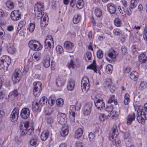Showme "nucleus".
Instances as JSON below:
<instances>
[{"mask_svg":"<svg viewBox=\"0 0 147 147\" xmlns=\"http://www.w3.org/2000/svg\"><path fill=\"white\" fill-rule=\"evenodd\" d=\"M28 122H21L19 125L20 135L24 136L26 134L30 135L33 133L34 129L32 127L29 126Z\"/></svg>","mask_w":147,"mask_h":147,"instance_id":"f257e3e1","label":"nucleus"},{"mask_svg":"<svg viewBox=\"0 0 147 147\" xmlns=\"http://www.w3.org/2000/svg\"><path fill=\"white\" fill-rule=\"evenodd\" d=\"M67 117L65 114L59 113L58 114L57 117V120L60 124L63 125L67 122Z\"/></svg>","mask_w":147,"mask_h":147,"instance_id":"9b49d317","label":"nucleus"},{"mask_svg":"<svg viewBox=\"0 0 147 147\" xmlns=\"http://www.w3.org/2000/svg\"><path fill=\"white\" fill-rule=\"evenodd\" d=\"M90 86L88 78L87 77L83 78L81 83V88L82 92L85 93L87 92L90 89Z\"/></svg>","mask_w":147,"mask_h":147,"instance_id":"7ed1b4c3","label":"nucleus"},{"mask_svg":"<svg viewBox=\"0 0 147 147\" xmlns=\"http://www.w3.org/2000/svg\"><path fill=\"white\" fill-rule=\"evenodd\" d=\"M49 135V131L48 130L44 131L42 133L40 136V138L43 141L46 140L48 138Z\"/></svg>","mask_w":147,"mask_h":147,"instance_id":"b1692460","label":"nucleus"},{"mask_svg":"<svg viewBox=\"0 0 147 147\" xmlns=\"http://www.w3.org/2000/svg\"><path fill=\"white\" fill-rule=\"evenodd\" d=\"M78 106H77V110H78L80 109L81 106L80 104H79L78 105ZM76 107L74 105H71L69 107V114L72 115L73 117H74L75 116V112H76Z\"/></svg>","mask_w":147,"mask_h":147,"instance_id":"4468645a","label":"nucleus"},{"mask_svg":"<svg viewBox=\"0 0 147 147\" xmlns=\"http://www.w3.org/2000/svg\"><path fill=\"white\" fill-rule=\"evenodd\" d=\"M113 107L111 105H110L107 106L105 108V110L108 112H110V113L112 114L113 112Z\"/></svg>","mask_w":147,"mask_h":147,"instance_id":"09e8293b","label":"nucleus"},{"mask_svg":"<svg viewBox=\"0 0 147 147\" xmlns=\"http://www.w3.org/2000/svg\"><path fill=\"white\" fill-rule=\"evenodd\" d=\"M146 85L147 83L146 82H142L140 84L139 88L141 90H143L146 88Z\"/></svg>","mask_w":147,"mask_h":147,"instance_id":"5fc2aeb1","label":"nucleus"},{"mask_svg":"<svg viewBox=\"0 0 147 147\" xmlns=\"http://www.w3.org/2000/svg\"><path fill=\"white\" fill-rule=\"evenodd\" d=\"M20 71L19 69H16L12 74V79L14 83L19 82L21 78Z\"/></svg>","mask_w":147,"mask_h":147,"instance_id":"1a4fd4ad","label":"nucleus"},{"mask_svg":"<svg viewBox=\"0 0 147 147\" xmlns=\"http://www.w3.org/2000/svg\"><path fill=\"white\" fill-rule=\"evenodd\" d=\"M65 82V80L62 77H59L57 78L56 83L58 87H61L63 86Z\"/></svg>","mask_w":147,"mask_h":147,"instance_id":"6ab92c4d","label":"nucleus"},{"mask_svg":"<svg viewBox=\"0 0 147 147\" xmlns=\"http://www.w3.org/2000/svg\"><path fill=\"white\" fill-rule=\"evenodd\" d=\"M108 86L109 87L111 92L112 93H114L115 89V87L109 84H108Z\"/></svg>","mask_w":147,"mask_h":147,"instance_id":"680f3d73","label":"nucleus"},{"mask_svg":"<svg viewBox=\"0 0 147 147\" xmlns=\"http://www.w3.org/2000/svg\"><path fill=\"white\" fill-rule=\"evenodd\" d=\"M69 129L67 125L63 126L61 129V131L60 134L62 137H65L68 134Z\"/></svg>","mask_w":147,"mask_h":147,"instance_id":"4be33fe9","label":"nucleus"},{"mask_svg":"<svg viewBox=\"0 0 147 147\" xmlns=\"http://www.w3.org/2000/svg\"><path fill=\"white\" fill-rule=\"evenodd\" d=\"M51 43L54 44L53 40H50V42L47 41L45 42V49H47L49 50L53 47V46L51 45Z\"/></svg>","mask_w":147,"mask_h":147,"instance_id":"7c9ffc66","label":"nucleus"},{"mask_svg":"<svg viewBox=\"0 0 147 147\" xmlns=\"http://www.w3.org/2000/svg\"><path fill=\"white\" fill-rule=\"evenodd\" d=\"M47 98L45 96H43L40 98L39 101L38 102H39V104L41 106V107H42L45 105H47Z\"/></svg>","mask_w":147,"mask_h":147,"instance_id":"72a5a7b5","label":"nucleus"},{"mask_svg":"<svg viewBox=\"0 0 147 147\" xmlns=\"http://www.w3.org/2000/svg\"><path fill=\"white\" fill-rule=\"evenodd\" d=\"M35 27V25L34 24L30 23L29 25L28 29H29L30 32H32L34 31Z\"/></svg>","mask_w":147,"mask_h":147,"instance_id":"864d4df0","label":"nucleus"},{"mask_svg":"<svg viewBox=\"0 0 147 147\" xmlns=\"http://www.w3.org/2000/svg\"><path fill=\"white\" fill-rule=\"evenodd\" d=\"M56 49L57 50V51H58L60 54H61L63 52V48L60 46H58L56 48Z\"/></svg>","mask_w":147,"mask_h":147,"instance_id":"0e129e2a","label":"nucleus"},{"mask_svg":"<svg viewBox=\"0 0 147 147\" xmlns=\"http://www.w3.org/2000/svg\"><path fill=\"white\" fill-rule=\"evenodd\" d=\"M121 53L122 55H125L127 53V49L125 47L123 46L122 47L121 49Z\"/></svg>","mask_w":147,"mask_h":147,"instance_id":"13d9d810","label":"nucleus"},{"mask_svg":"<svg viewBox=\"0 0 147 147\" xmlns=\"http://www.w3.org/2000/svg\"><path fill=\"white\" fill-rule=\"evenodd\" d=\"M8 52L10 54H13L16 52V49L13 45L11 44H9L7 46Z\"/></svg>","mask_w":147,"mask_h":147,"instance_id":"bb28decb","label":"nucleus"},{"mask_svg":"<svg viewBox=\"0 0 147 147\" xmlns=\"http://www.w3.org/2000/svg\"><path fill=\"white\" fill-rule=\"evenodd\" d=\"M33 84L34 86L33 90V94L35 96H37L40 95L42 90V83L40 82H34Z\"/></svg>","mask_w":147,"mask_h":147,"instance_id":"39448f33","label":"nucleus"},{"mask_svg":"<svg viewBox=\"0 0 147 147\" xmlns=\"http://www.w3.org/2000/svg\"><path fill=\"white\" fill-rule=\"evenodd\" d=\"M29 47L32 50L38 51L42 48V45L38 41L35 40L30 41L28 43Z\"/></svg>","mask_w":147,"mask_h":147,"instance_id":"f03ea898","label":"nucleus"},{"mask_svg":"<svg viewBox=\"0 0 147 147\" xmlns=\"http://www.w3.org/2000/svg\"><path fill=\"white\" fill-rule=\"evenodd\" d=\"M50 59L48 55H45L43 59L42 63L43 65L46 68L49 67L50 65Z\"/></svg>","mask_w":147,"mask_h":147,"instance_id":"dca6fc26","label":"nucleus"},{"mask_svg":"<svg viewBox=\"0 0 147 147\" xmlns=\"http://www.w3.org/2000/svg\"><path fill=\"white\" fill-rule=\"evenodd\" d=\"M6 5L8 8L11 9H13L14 6V3L10 1H7L6 3Z\"/></svg>","mask_w":147,"mask_h":147,"instance_id":"ea45409f","label":"nucleus"},{"mask_svg":"<svg viewBox=\"0 0 147 147\" xmlns=\"http://www.w3.org/2000/svg\"><path fill=\"white\" fill-rule=\"evenodd\" d=\"M30 114V111L29 109L24 108L21 111L20 116L22 118L26 119L29 117Z\"/></svg>","mask_w":147,"mask_h":147,"instance_id":"ddd939ff","label":"nucleus"},{"mask_svg":"<svg viewBox=\"0 0 147 147\" xmlns=\"http://www.w3.org/2000/svg\"><path fill=\"white\" fill-rule=\"evenodd\" d=\"M96 16L98 17H100L102 15V13L101 10L98 8H96L94 10Z\"/></svg>","mask_w":147,"mask_h":147,"instance_id":"a19ab883","label":"nucleus"},{"mask_svg":"<svg viewBox=\"0 0 147 147\" xmlns=\"http://www.w3.org/2000/svg\"><path fill=\"white\" fill-rule=\"evenodd\" d=\"M144 32L143 38L145 40L147 41V24L146 26Z\"/></svg>","mask_w":147,"mask_h":147,"instance_id":"bf43d9fd","label":"nucleus"},{"mask_svg":"<svg viewBox=\"0 0 147 147\" xmlns=\"http://www.w3.org/2000/svg\"><path fill=\"white\" fill-rule=\"evenodd\" d=\"M121 31L119 29H115L113 30V33L116 36L119 35Z\"/></svg>","mask_w":147,"mask_h":147,"instance_id":"e2e57ef3","label":"nucleus"},{"mask_svg":"<svg viewBox=\"0 0 147 147\" xmlns=\"http://www.w3.org/2000/svg\"><path fill=\"white\" fill-rule=\"evenodd\" d=\"M113 69V66L111 64L108 65L106 68V71L108 74H110L112 73Z\"/></svg>","mask_w":147,"mask_h":147,"instance_id":"603ef678","label":"nucleus"},{"mask_svg":"<svg viewBox=\"0 0 147 147\" xmlns=\"http://www.w3.org/2000/svg\"><path fill=\"white\" fill-rule=\"evenodd\" d=\"M19 115V109L17 107H15L10 115V120L13 121H16L18 118Z\"/></svg>","mask_w":147,"mask_h":147,"instance_id":"6e6552de","label":"nucleus"},{"mask_svg":"<svg viewBox=\"0 0 147 147\" xmlns=\"http://www.w3.org/2000/svg\"><path fill=\"white\" fill-rule=\"evenodd\" d=\"M64 47L68 52L71 53L72 52V49L74 46L73 43L70 41H67L65 42Z\"/></svg>","mask_w":147,"mask_h":147,"instance_id":"f3484780","label":"nucleus"},{"mask_svg":"<svg viewBox=\"0 0 147 147\" xmlns=\"http://www.w3.org/2000/svg\"><path fill=\"white\" fill-rule=\"evenodd\" d=\"M137 112L140 114H142L143 116L145 119L147 120V112H145L143 110V107L141 106H139L137 110Z\"/></svg>","mask_w":147,"mask_h":147,"instance_id":"c756f323","label":"nucleus"},{"mask_svg":"<svg viewBox=\"0 0 147 147\" xmlns=\"http://www.w3.org/2000/svg\"><path fill=\"white\" fill-rule=\"evenodd\" d=\"M69 69H73L74 67V64L72 60H71L70 62L68 63L67 65Z\"/></svg>","mask_w":147,"mask_h":147,"instance_id":"4d7b16f0","label":"nucleus"},{"mask_svg":"<svg viewBox=\"0 0 147 147\" xmlns=\"http://www.w3.org/2000/svg\"><path fill=\"white\" fill-rule=\"evenodd\" d=\"M54 119L51 117H48L47 119V122L49 124H51L53 123Z\"/></svg>","mask_w":147,"mask_h":147,"instance_id":"69168bd1","label":"nucleus"},{"mask_svg":"<svg viewBox=\"0 0 147 147\" xmlns=\"http://www.w3.org/2000/svg\"><path fill=\"white\" fill-rule=\"evenodd\" d=\"M84 2L83 0H79L76 4L77 7L79 9H81L84 6Z\"/></svg>","mask_w":147,"mask_h":147,"instance_id":"c03bdc74","label":"nucleus"},{"mask_svg":"<svg viewBox=\"0 0 147 147\" xmlns=\"http://www.w3.org/2000/svg\"><path fill=\"white\" fill-rule=\"evenodd\" d=\"M40 18L41 19V25L42 27H45L48 23L49 18L46 14H40L37 17Z\"/></svg>","mask_w":147,"mask_h":147,"instance_id":"9d476101","label":"nucleus"},{"mask_svg":"<svg viewBox=\"0 0 147 147\" xmlns=\"http://www.w3.org/2000/svg\"><path fill=\"white\" fill-rule=\"evenodd\" d=\"M41 108V106L39 104L38 102L33 103L32 105V110L35 112L38 111H40Z\"/></svg>","mask_w":147,"mask_h":147,"instance_id":"a211bd4d","label":"nucleus"},{"mask_svg":"<svg viewBox=\"0 0 147 147\" xmlns=\"http://www.w3.org/2000/svg\"><path fill=\"white\" fill-rule=\"evenodd\" d=\"M83 133V130L81 128L78 129L75 132L74 137L76 138H79L82 136Z\"/></svg>","mask_w":147,"mask_h":147,"instance_id":"cd10ccee","label":"nucleus"},{"mask_svg":"<svg viewBox=\"0 0 147 147\" xmlns=\"http://www.w3.org/2000/svg\"><path fill=\"white\" fill-rule=\"evenodd\" d=\"M108 102L109 103H111L113 102L115 105H116L118 103L116 99L115 98V96L114 95H112L111 97L109 100L108 101Z\"/></svg>","mask_w":147,"mask_h":147,"instance_id":"4c0bfd02","label":"nucleus"},{"mask_svg":"<svg viewBox=\"0 0 147 147\" xmlns=\"http://www.w3.org/2000/svg\"><path fill=\"white\" fill-rule=\"evenodd\" d=\"M89 140L91 142H93L95 138V133L90 132L88 136Z\"/></svg>","mask_w":147,"mask_h":147,"instance_id":"8fccbe9b","label":"nucleus"},{"mask_svg":"<svg viewBox=\"0 0 147 147\" xmlns=\"http://www.w3.org/2000/svg\"><path fill=\"white\" fill-rule=\"evenodd\" d=\"M38 140V138L36 136H34L31 138L30 141V143L31 145L34 146L36 144Z\"/></svg>","mask_w":147,"mask_h":147,"instance_id":"f704fd0d","label":"nucleus"},{"mask_svg":"<svg viewBox=\"0 0 147 147\" xmlns=\"http://www.w3.org/2000/svg\"><path fill=\"white\" fill-rule=\"evenodd\" d=\"M56 103L58 107H61L64 104L63 100L61 98L58 99L56 101Z\"/></svg>","mask_w":147,"mask_h":147,"instance_id":"49530a36","label":"nucleus"},{"mask_svg":"<svg viewBox=\"0 0 147 147\" xmlns=\"http://www.w3.org/2000/svg\"><path fill=\"white\" fill-rule=\"evenodd\" d=\"M44 10L43 4L41 2H39L36 4L34 7V11H35V16L37 17L40 14H44L43 11Z\"/></svg>","mask_w":147,"mask_h":147,"instance_id":"20e7f679","label":"nucleus"},{"mask_svg":"<svg viewBox=\"0 0 147 147\" xmlns=\"http://www.w3.org/2000/svg\"><path fill=\"white\" fill-rule=\"evenodd\" d=\"M92 104L91 102L86 103L84 105L83 111V113L84 115L87 116L91 113Z\"/></svg>","mask_w":147,"mask_h":147,"instance_id":"0eeeda50","label":"nucleus"},{"mask_svg":"<svg viewBox=\"0 0 147 147\" xmlns=\"http://www.w3.org/2000/svg\"><path fill=\"white\" fill-rule=\"evenodd\" d=\"M41 56V53L40 52H36L33 55V58H34V60L35 61H38L40 59Z\"/></svg>","mask_w":147,"mask_h":147,"instance_id":"e433bc0d","label":"nucleus"},{"mask_svg":"<svg viewBox=\"0 0 147 147\" xmlns=\"http://www.w3.org/2000/svg\"><path fill=\"white\" fill-rule=\"evenodd\" d=\"M10 18L13 21H16L21 18V13L19 10H14L12 11L10 14Z\"/></svg>","mask_w":147,"mask_h":147,"instance_id":"423d86ee","label":"nucleus"},{"mask_svg":"<svg viewBox=\"0 0 147 147\" xmlns=\"http://www.w3.org/2000/svg\"><path fill=\"white\" fill-rule=\"evenodd\" d=\"M87 69H91L94 70V72H96L97 71L95 61H94L93 63L91 64L87 67Z\"/></svg>","mask_w":147,"mask_h":147,"instance_id":"58836bf2","label":"nucleus"},{"mask_svg":"<svg viewBox=\"0 0 147 147\" xmlns=\"http://www.w3.org/2000/svg\"><path fill=\"white\" fill-rule=\"evenodd\" d=\"M114 23L115 25L117 27H120L122 24L121 20L119 18H116L114 21Z\"/></svg>","mask_w":147,"mask_h":147,"instance_id":"37998d69","label":"nucleus"},{"mask_svg":"<svg viewBox=\"0 0 147 147\" xmlns=\"http://www.w3.org/2000/svg\"><path fill=\"white\" fill-rule=\"evenodd\" d=\"M50 40H53V38L51 35H49L47 36L46 38L45 42H47V41L50 42Z\"/></svg>","mask_w":147,"mask_h":147,"instance_id":"774afa93","label":"nucleus"},{"mask_svg":"<svg viewBox=\"0 0 147 147\" xmlns=\"http://www.w3.org/2000/svg\"><path fill=\"white\" fill-rule=\"evenodd\" d=\"M107 9L109 11L111 14L114 13L116 11V8L115 5L112 3L108 4Z\"/></svg>","mask_w":147,"mask_h":147,"instance_id":"5701e85b","label":"nucleus"},{"mask_svg":"<svg viewBox=\"0 0 147 147\" xmlns=\"http://www.w3.org/2000/svg\"><path fill=\"white\" fill-rule=\"evenodd\" d=\"M118 134V132L117 126L114 125L112 128V130L110 131L109 138L110 140L116 138Z\"/></svg>","mask_w":147,"mask_h":147,"instance_id":"f8f14e48","label":"nucleus"},{"mask_svg":"<svg viewBox=\"0 0 147 147\" xmlns=\"http://www.w3.org/2000/svg\"><path fill=\"white\" fill-rule=\"evenodd\" d=\"M103 56V51L100 50H98L97 52V57L99 59H102Z\"/></svg>","mask_w":147,"mask_h":147,"instance_id":"de8ad7c7","label":"nucleus"},{"mask_svg":"<svg viewBox=\"0 0 147 147\" xmlns=\"http://www.w3.org/2000/svg\"><path fill=\"white\" fill-rule=\"evenodd\" d=\"M117 54V53L114 50H113L108 53V55L112 60V61L114 62L116 61V57Z\"/></svg>","mask_w":147,"mask_h":147,"instance_id":"aec40b11","label":"nucleus"},{"mask_svg":"<svg viewBox=\"0 0 147 147\" xmlns=\"http://www.w3.org/2000/svg\"><path fill=\"white\" fill-rule=\"evenodd\" d=\"M81 16L78 14H75L73 18V22L74 24H77L78 23L81 19Z\"/></svg>","mask_w":147,"mask_h":147,"instance_id":"2f4dec72","label":"nucleus"},{"mask_svg":"<svg viewBox=\"0 0 147 147\" xmlns=\"http://www.w3.org/2000/svg\"><path fill=\"white\" fill-rule=\"evenodd\" d=\"M135 115L134 113L129 114L128 117L127 123V125H130L135 119Z\"/></svg>","mask_w":147,"mask_h":147,"instance_id":"393cba45","label":"nucleus"},{"mask_svg":"<svg viewBox=\"0 0 147 147\" xmlns=\"http://www.w3.org/2000/svg\"><path fill=\"white\" fill-rule=\"evenodd\" d=\"M75 82L74 81L69 80L67 84V88L68 90H72L74 88Z\"/></svg>","mask_w":147,"mask_h":147,"instance_id":"a878e982","label":"nucleus"},{"mask_svg":"<svg viewBox=\"0 0 147 147\" xmlns=\"http://www.w3.org/2000/svg\"><path fill=\"white\" fill-rule=\"evenodd\" d=\"M106 118V116L104 114H100L99 117V119L100 121H104Z\"/></svg>","mask_w":147,"mask_h":147,"instance_id":"052dcab7","label":"nucleus"},{"mask_svg":"<svg viewBox=\"0 0 147 147\" xmlns=\"http://www.w3.org/2000/svg\"><path fill=\"white\" fill-rule=\"evenodd\" d=\"M95 106L98 109L101 110L105 107V104L102 99L101 100L98 99L94 102Z\"/></svg>","mask_w":147,"mask_h":147,"instance_id":"2eb2a0df","label":"nucleus"},{"mask_svg":"<svg viewBox=\"0 0 147 147\" xmlns=\"http://www.w3.org/2000/svg\"><path fill=\"white\" fill-rule=\"evenodd\" d=\"M135 74L131 72L130 74V78L134 81L137 80V78L138 77V73L136 71H134Z\"/></svg>","mask_w":147,"mask_h":147,"instance_id":"79ce46f5","label":"nucleus"},{"mask_svg":"<svg viewBox=\"0 0 147 147\" xmlns=\"http://www.w3.org/2000/svg\"><path fill=\"white\" fill-rule=\"evenodd\" d=\"M137 1L136 0H131L130 1V6L133 9L136 7Z\"/></svg>","mask_w":147,"mask_h":147,"instance_id":"6e6d98bb","label":"nucleus"},{"mask_svg":"<svg viewBox=\"0 0 147 147\" xmlns=\"http://www.w3.org/2000/svg\"><path fill=\"white\" fill-rule=\"evenodd\" d=\"M142 114H140L137 112V119L139 123L143 124L145 123L144 118Z\"/></svg>","mask_w":147,"mask_h":147,"instance_id":"c85d7f7f","label":"nucleus"},{"mask_svg":"<svg viewBox=\"0 0 147 147\" xmlns=\"http://www.w3.org/2000/svg\"><path fill=\"white\" fill-rule=\"evenodd\" d=\"M18 95V92L17 89H15L10 92L8 97L9 98H14L15 97L17 96Z\"/></svg>","mask_w":147,"mask_h":147,"instance_id":"473e14b6","label":"nucleus"},{"mask_svg":"<svg viewBox=\"0 0 147 147\" xmlns=\"http://www.w3.org/2000/svg\"><path fill=\"white\" fill-rule=\"evenodd\" d=\"M11 62V59L9 57L7 56L6 57V58L5 59V62H3V65H4V67H6L7 68L9 65H10Z\"/></svg>","mask_w":147,"mask_h":147,"instance_id":"c9c22d12","label":"nucleus"},{"mask_svg":"<svg viewBox=\"0 0 147 147\" xmlns=\"http://www.w3.org/2000/svg\"><path fill=\"white\" fill-rule=\"evenodd\" d=\"M138 59L140 64L144 63L147 61V57L144 53H142L138 55Z\"/></svg>","mask_w":147,"mask_h":147,"instance_id":"412c9836","label":"nucleus"},{"mask_svg":"<svg viewBox=\"0 0 147 147\" xmlns=\"http://www.w3.org/2000/svg\"><path fill=\"white\" fill-rule=\"evenodd\" d=\"M130 96L129 94L126 93L124 96V103L125 105H127L130 101Z\"/></svg>","mask_w":147,"mask_h":147,"instance_id":"a18cd8bd","label":"nucleus"},{"mask_svg":"<svg viewBox=\"0 0 147 147\" xmlns=\"http://www.w3.org/2000/svg\"><path fill=\"white\" fill-rule=\"evenodd\" d=\"M91 53L89 52H87L85 57V59L86 61L90 60L91 59Z\"/></svg>","mask_w":147,"mask_h":147,"instance_id":"3c124183","label":"nucleus"},{"mask_svg":"<svg viewBox=\"0 0 147 147\" xmlns=\"http://www.w3.org/2000/svg\"><path fill=\"white\" fill-rule=\"evenodd\" d=\"M123 71L125 73H128L131 71V68L129 66L124 67L123 69Z\"/></svg>","mask_w":147,"mask_h":147,"instance_id":"338daca9","label":"nucleus"}]
</instances>
